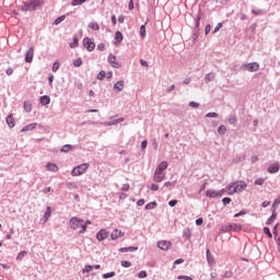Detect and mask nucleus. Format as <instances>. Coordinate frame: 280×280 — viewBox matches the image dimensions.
Wrapping results in <instances>:
<instances>
[{"label": "nucleus", "mask_w": 280, "mask_h": 280, "mask_svg": "<svg viewBox=\"0 0 280 280\" xmlns=\"http://www.w3.org/2000/svg\"><path fill=\"white\" fill-rule=\"evenodd\" d=\"M121 121H124V118H118V119L114 120L112 124H109V126H115L117 124H121Z\"/></svg>", "instance_id": "obj_58"}, {"label": "nucleus", "mask_w": 280, "mask_h": 280, "mask_svg": "<svg viewBox=\"0 0 280 280\" xmlns=\"http://www.w3.org/2000/svg\"><path fill=\"white\" fill-rule=\"evenodd\" d=\"M203 80L206 84H209V82H213V80H215V72H209L208 74L205 75Z\"/></svg>", "instance_id": "obj_18"}, {"label": "nucleus", "mask_w": 280, "mask_h": 280, "mask_svg": "<svg viewBox=\"0 0 280 280\" xmlns=\"http://www.w3.org/2000/svg\"><path fill=\"white\" fill-rule=\"evenodd\" d=\"M88 224H85L84 222L83 223H81V228H80V230H79V233H86V229H88Z\"/></svg>", "instance_id": "obj_47"}, {"label": "nucleus", "mask_w": 280, "mask_h": 280, "mask_svg": "<svg viewBox=\"0 0 280 280\" xmlns=\"http://www.w3.org/2000/svg\"><path fill=\"white\" fill-rule=\"evenodd\" d=\"M202 222H205V220L202 218H199L196 220V225L197 226H202Z\"/></svg>", "instance_id": "obj_61"}, {"label": "nucleus", "mask_w": 280, "mask_h": 280, "mask_svg": "<svg viewBox=\"0 0 280 280\" xmlns=\"http://www.w3.org/2000/svg\"><path fill=\"white\" fill-rule=\"evenodd\" d=\"M177 205H178V200H176V199H173V200L168 201L170 207H175Z\"/></svg>", "instance_id": "obj_57"}, {"label": "nucleus", "mask_w": 280, "mask_h": 280, "mask_svg": "<svg viewBox=\"0 0 280 280\" xmlns=\"http://www.w3.org/2000/svg\"><path fill=\"white\" fill-rule=\"evenodd\" d=\"M279 170H280V166H279L278 163L271 164V165L268 167L269 174H277V172H279Z\"/></svg>", "instance_id": "obj_19"}, {"label": "nucleus", "mask_w": 280, "mask_h": 280, "mask_svg": "<svg viewBox=\"0 0 280 280\" xmlns=\"http://www.w3.org/2000/svg\"><path fill=\"white\" fill-rule=\"evenodd\" d=\"M136 250H139V247L129 246L119 248V253H135Z\"/></svg>", "instance_id": "obj_16"}, {"label": "nucleus", "mask_w": 280, "mask_h": 280, "mask_svg": "<svg viewBox=\"0 0 280 280\" xmlns=\"http://www.w3.org/2000/svg\"><path fill=\"white\" fill-rule=\"evenodd\" d=\"M89 170V163H83L78 166H75L72 171L71 174L72 176H82Z\"/></svg>", "instance_id": "obj_6"}, {"label": "nucleus", "mask_w": 280, "mask_h": 280, "mask_svg": "<svg viewBox=\"0 0 280 280\" xmlns=\"http://www.w3.org/2000/svg\"><path fill=\"white\" fill-rule=\"evenodd\" d=\"M24 110L26 113H32V102H30V101L24 102Z\"/></svg>", "instance_id": "obj_30"}, {"label": "nucleus", "mask_w": 280, "mask_h": 280, "mask_svg": "<svg viewBox=\"0 0 280 280\" xmlns=\"http://www.w3.org/2000/svg\"><path fill=\"white\" fill-rule=\"evenodd\" d=\"M206 257H207V261H208L209 266H213V264H215V260L213 259V256H211V250L210 249L206 250Z\"/></svg>", "instance_id": "obj_21"}, {"label": "nucleus", "mask_w": 280, "mask_h": 280, "mask_svg": "<svg viewBox=\"0 0 280 280\" xmlns=\"http://www.w3.org/2000/svg\"><path fill=\"white\" fill-rule=\"evenodd\" d=\"M189 106H191V108H198V106H200V104L197 103V102L191 101V102L189 103Z\"/></svg>", "instance_id": "obj_60"}, {"label": "nucleus", "mask_w": 280, "mask_h": 280, "mask_svg": "<svg viewBox=\"0 0 280 280\" xmlns=\"http://www.w3.org/2000/svg\"><path fill=\"white\" fill-rule=\"evenodd\" d=\"M5 73H7V75H12V73H14V69L8 68V69L5 70Z\"/></svg>", "instance_id": "obj_64"}, {"label": "nucleus", "mask_w": 280, "mask_h": 280, "mask_svg": "<svg viewBox=\"0 0 280 280\" xmlns=\"http://www.w3.org/2000/svg\"><path fill=\"white\" fill-rule=\"evenodd\" d=\"M67 19V15H60L59 18H57L54 22L52 25H60V23H62V21H65Z\"/></svg>", "instance_id": "obj_31"}, {"label": "nucleus", "mask_w": 280, "mask_h": 280, "mask_svg": "<svg viewBox=\"0 0 280 280\" xmlns=\"http://www.w3.org/2000/svg\"><path fill=\"white\" fill-rule=\"evenodd\" d=\"M183 237L184 240H191V229L185 228L183 230Z\"/></svg>", "instance_id": "obj_23"}, {"label": "nucleus", "mask_w": 280, "mask_h": 280, "mask_svg": "<svg viewBox=\"0 0 280 280\" xmlns=\"http://www.w3.org/2000/svg\"><path fill=\"white\" fill-rule=\"evenodd\" d=\"M164 187H176V182H166L164 183Z\"/></svg>", "instance_id": "obj_54"}, {"label": "nucleus", "mask_w": 280, "mask_h": 280, "mask_svg": "<svg viewBox=\"0 0 280 280\" xmlns=\"http://www.w3.org/2000/svg\"><path fill=\"white\" fill-rule=\"evenodd\" d=\"M139 279H145L148 277V272L145 270H142L138 273Z\"/></svg>", "instance_id": "obj_52"}, {"label": "nucleus", "mask_w": 280, "mask_h": 280, "mask_svg": "<svg viewBox=\"0 0 280 280\" xmlns=\"http://www.w3.org/2000/svg\"><path fill=\"white\" fill-rule=\"evenodd\" d=\"M115 40H116L117 43H122V42H124V34H121V32L117 31V32L115 33Z\"/></svg>", "instance_id": "obj_29"}, {"label": "nucleus", "mask_w": 280, "mask_h": 280, "mask_svg": "<svg viewBox=\"0 0 280 280\" xmlns=\"http://www.w3.org/2000/svg\"><path fill=\"white\" fill-rule=\"evenodd\" d=\"M228 124H230L231 126H235V124H237V116L231 115L228 119Z\"/></svg>", "instance_id": "obj_33"}, {"label": "nucleus", "mask_w": 280, "mask_h": 280, "mask_svg": "<svg viewBox=\"0 0 280 280\" xmlns=\"http://www.w3.org/2000/svg\"><path fill=\"white\" fill-rule=\"evenodd\" d=\"M151 190L152 191H159V185L158 184H151Z\"/></svg>", "instance_id": "obj_62"}, {"label": "nucleus", "mask_w": 280, "mask_h": 280, "mask_svg": "<svg viewBox=\"0 0 280 280\" xmlns=\"http://www.w3.org/2000/svg\"><path fill=\"white\" fill-rule=\"evenodd\" d=\"M36 126H38L36 122L28 124L21 129V132H31L32 130H36Z\"/></svg>", "instance_id": "obj_14"}, {"label": "nucleus", "mask_w": 280, "mask_h": 280, "mask_svg": "<svg viewBox=\"0 0 280 280\" xmlns=\"http://www.w3.org/2000/svg\"><path fill=\"white\" fill-rule=\"evenodd\" d=\"M158 248H160V250H170V248H172V242L160 241L158 242Z\"/></svg>", "instance_id": "obj_11"}, {"label": "nucleus", "mask_w": 280, "mask_h": 280, "mask_svg": "<svg viewBox=\"0 0 280 280\" xmlns=\"http://www.w3.org/2000/svg\"><path fill=\"white\" fill-rule=\"evenodd\" d=\"M115 275H116L115 271L104 273L103 279H113V277H115Z\"/></svg>", "instance_id": "obj_42"}, {"label": "nucleus", "mask_w": 280, "mask_h": 280, "mask_svg": "<svg viewBox=\"0 0 280 280\" xmlns=\"http://www.w3.org/2000/svg\"><path fill=\"white\" fill-rule=\"evenodd\" d=\"M60 69V62L55 61L52 63V72L56 73V71H58Z\"/></svg>", "instance_id": "obj_45"}, {"label": "nucleus", "mask_w": 280, "mask_h": 280, "mask_svg": "<svg viewBox=\"0 0 280 280\" xmlns=\"http://www.w3.org/2000/svg\"><path fill=\"white\" fill-rule=\"evenodd\" d=\"M82 65V58H77L74 61H73V67H80Z\"/></svg>", "instance_id": "obj_50"}, {"label": "nucleus", "mask_w": 280, "mask_h": 280, "mask_svg": "<svg viewBox=\"0 0 280 280\" xmlns=\"http://www.w3.org/2000/svg\"><path fill=\"white\" fill-rule=\"evenodd\" d=\"M96 240L98 242H104V240H108V231L106 229H102L96 233Z\"/></svg>", "instance_id": "obj_12"}, {"label": "nucleus", "mask_w": 280, "mask_h": 280, "mask_svg": "<svg viewBox=\"0 0 280 280\" xmlns=\"http://www.w3.org/2000/svg\"><path fill=\"white\" fill-rule=\"evenodd\" d=\"M120 265L122 266V268H130V266H132V262H130V260H121Z\"/></svg>", "instance_id": "obj_38"}, {"label": "nucleus", "mask_w": 280, "mask_h": 280, "mask_svg": "<svg viewBox=\"0 0 280 280\" xmlns=\"http://www.w3.org/2000/svg\"><path fill=\"white\" fill-rule=\"evenodd\" d=\"M156 207H159V203H156V201H151L145 205L144 209L145 211H152V209H156Z\"/></svg>", "instance_id": "obj_25"}, {"label": "nucleus", "mask_w": 280, "mask_h": 280, "mask_svg": "<svg viewBox=\"0 0 280 280\" xmlns=\"http://www.w3.org/2000/svg\"><path fill=\"white\" fill-rule=\"evenodd\" d=\"M220 30H222V23L221 22L217 24V26L212 31V34H218V32H220Z\"/></svg>", "instance_id": "obj_48"}, {"label": "nucleus", "mask_w": 280, "mask_h": 280, "mask_svg": "<svg viewBox=\"0 0 280 280\" xmlns=\"http://www.w3.org/2000/svg\"><path fill=\"white\" fill-rule=\"evenodd\" d=\"M66 187L68 189H78V185H75L74 183H67L66 184Z\"/></svg>", "instance_id": "obj_49"}, {"label": "nucleus", "mask_w": 280, "mask_h": 280, "mask_svg": "<svg viewBox=\"0 0 280 280\" xmlns=\"http://www.w3.org/2000/svg\"><path fill=\"white\" fill-rule=\"evenodd\" d=\"M9 128H14L15 124H14V116L12 114H10L9 116H7L5 119Z\"/></svg>", "instance_id": "obj_24"}, {"label": "nucleus", "mask_w": 280, "mask_h": 280, "mask_svg": "<svg viewBox=\"0 0 280 280\" xmlns=\"http://www.w3.org/2000/svg\"><path fill=\"white\" fill-rule=\"evenodd\" d=\"M229 196H233V194H240V191H244L246 189V182L238 180L235 183H232L226 187Z\"/></svg>", "instance_id": "obj_3"}, {"label": "nucleus", "mask_w": 280, "mask_h": 280, "mask_svg": "<svg viewBox=\"0 0 280 280\" xmlns=\"http://www.w3.org/2000/svg\"><path fill=\"white\" fill-rule=\"evenodd\" d=\"M83 47L86 48V51H94L95 50V42L91 37L83 38Z\"/></svg>", "instance_id": "obj_8"}, {"label": "nucleus", "mask_w": 280, "mask_h": 280, "mask_svg": "<svg viewBox=\"0 0 280 280\" xmlns=\"http://www.w3.org/2000/svg\"><path fill=\"white\" fill-rule=\"evenodd\" d=\"M122 236H124V234H122L121 231H119V230H114V231L112 232V234H110V238H112L113 241L119 240V237H122Z\"/></svg>", "instance_id": "obj_20"}, {"label": "nucleus", "mask_w": 280, "mask_h": 280, "mask_svg": "<svg viewBox=\"0 0 280 280\" xmlns=\"http://www.w3.org/2000/svg\"><path fill=\"white\" fill-rule=\"evenodd\" d=\"M275 220H277V210L272 209L271 210V215L270 218L267 220L266 224L270 225L272 224V222H275Z\"/></svg>", "instance_id": "obj_22"}, {"label": "nucleus", "mask_w": 280, "mask_h": 280, "mask_svg": "<svg viewBox=\"0 0 280 280\" xmlns=\"http://www.w3.org/2000/svg\"><path fill=\"white\" fill-rule=\"evenodd\" d=\"M207 198H218V191L213 189H208L206 191Z\"/></svg>", "instance_id": "obj_26"}, {"label": "nucleus", "mask_w": 280, "mask_h": 280, "mask_svg": "<svg viewBox=\"0 0 280 280\" xmlns=\"http://www.w3.org/2000/svg\"><path fill=\"white\" fill-rule=\"evenodd\" d=\"M206 117H219V115H218V113L212 112V113H208V114L206 115Z\"/></svg>", "instance_id": "obj_63"}, {"label": "nucleus", "mask_w": 280, "mask_h": 280, "mask_svg": "<svg viewBox=\"0 0 280 280\" xmlns=\"http://www.w3.org/2000/svg\"><path fill=\"white\" fill-rule=\"evenodd\" d=\"M107 61L109 62L110 66L114 67V69L121 68V63L117 62V57L115 55H113V54L108 55Z\"/></svg>", "instance_id": "obj_9"}, {"label": "nucleus", "mask_w": 280, "mask_h": 280, "mask_svg": "<svg viewBox=\"0 0 280 280\" xmlns=\"http://www.w3.org/2000/svg\"><path fill=\"white\" fill-rule=\"evenodd\" d=\"M34 60V46H31L25 54V62H32Z\"/></svg>", "instance_id": "obj_13"}, {"label": "nucleus", "mask_w": 280, "mask_h": 280, "mask_svg": "<svg viewBox=\"0 0 280 280\" xmlns=\"http://www.w3.org/2000/svg\"><path fill=\"white\" fill-rule=\"evenodd\" d=\"M82 3H86V0H72L71 5H82Z\"/></svg>", "instance_id": "obj_43"}, {"label": "nucleus", "mask_w": 280, "mask_h": 280, "mask_svg": "<svg viewBox=\"0 0 280 280\" xmlns=\"http://www.w3.org/2000/svg\"><path fill=\"white\" fill-rule=\"evenodd\" d=\"M45 5V2L40 0H26L21 7L22 12H34Z\"/></svg>", "instance_id": "obj_2"}, {"label": "nucleus", "mask_w": 280, "mask_h": 280, "mask_svg": "<svg viewBox=\"0 0 280 280\" xmlns=\"http://www.w3.org/2000/svg\"><path fill=\"white\" fill-rule=\"evenodd\" d=\"M264 183H266V178L264 177H259L254 182L255 185H264Z\"/></svg>", "instance_id": "obj_44"}, {"label": "nucleus", "mask_w": 280, "mask_h": 280, "mask_svg": "<svg viewBox=\"0 0 280 280\" xmlns=\"http://www.w3.org/2000/svg\"><path fill=\"white\" fill-rule=\"evenodd\" d=\"M93 271V265H86L83 270L82 273L86 275V272H92Z\"/></svg>", "instance_id": "obj_35"}, {"label": "nucleus", "mask_w": 280, "mask_h": 280, "mask_svg": "<svg viewBox=\"0 0 280 280\" xmlns=\"http://www.w3.org/2000/svg\"><path fill=\"white\" fill-rule=\"evenodd\" d=\"M262 231H264L265 235L268 236L271 240L272 232H270V228L265 226Z\"/></svg>", "instance_id": "obj_37"}, {"label": "nucleus", "mask_w": 280, "mask_h": 280, "mask_svg": "<svg viewBox=\"0 0 280 280\" xmlns=\"http://www.w3.org/2000/svg\"><path fill=\"white\" fill-rule=\"evenodd\" d=\"M230 231H234V232L242 231V225L233 223V224L225 225L223 228L224 233H229Z\"/></svg>", "instance_id": "obj_10"}, {"label": "nucleus", "mask_w": 280, "mask_h": 280, "mask_svg": "<svg viewBox=\"0 0 280 280\" xmlns=\"http://www.w3.org/2000/svg\"><path fill=\"white\" fill-rule=\"evenodd\" d=\"M165 170H167V162L162 161L154 171V183H163L165 180Z\"/></svg>", "instance_id": "obj_1"}, {"label": "nucleus", "mask_w": 280, "mask_h": 280, "mask_svg": "<svg viewBox=\"0 0 280 280\" xmlns=\"http://www.w3.org/2000/svg\"><path fill=\"white\" fill-rule=\"evenodd\" d=\"M72 43L69 44L70 49H75L80 45V39L78 38V35L74 34L72 38Z\"/></svg>", "instance_id": "obj_17"}, {"label": "nucleus", "mask_w": 280, "mask_h": 280, "mask_svg": "<svg viewBox=\"0 0 280 280\" xmlns=\"http://www.w3.org/2000/svg\"><path fill=\"white\" fill-rule=\"evenodd\" d=\"M241 71H249V73H255V71H259V63L250 62V63H243L240 67Z\"/></svg>", "instance_id": "obj_5"}, {"label": "nucleus", "mask_w": 280, "mask_h": 280, "mask_svg": "<svg viewBox=\"0 0 280 280\" xmlns=\"http://www.w3.org/2000/svg\"><path fill=\"white\" fill-rule=\"evenodd\" d=\"M246 213H248V211L246 210H241L238 213L234 214V218H241V215H246Z\"/></svg>", "instance_id": "obj_53"}, {"label": "nucleus", "mask_w": 280, "mask_h": 280, "mask_svg": "<svg viewBox=\"0 0 280 280\" xmlns=\"http://www.w3.org/2000/svg\"><path fill=\"white\" fill-rule=\"evenodd\" d=\"M140 36L141 38H145V24L140 26Z\"/></svg>", "instance_id": "obj_46"}, {"label": "nucleus", "mask_w": 280, "mask_h": 280, "mask_svg": "<svg viewBox=\"0 0 280 280\" xmlns=\"http://www.w3.org/2000/svg\"><path fill=\"white\" fill-rule=\"evenodd\" d=\"M90 30H93L94 32H100V24L97 22H92L89 24Z\"/></svg>", "instance_id": "obj_32"}, {"label": "nucleus", "mask_w": 280, "mask_h": 280, "mask_svg": "<svg viewBox=\"0 0 280 280\" xmlns=\"http://www.w3.org/2000/svg\"><path fill=\"white\" fill-rule=\"evenodd\" d=\"M39 102L42 106H48V104H51V97H49L48 95H43L39 97Z\"/></svg>", "instance_id": "obj_15"}, {"label": "nucleus", "mask_w": 280, "mask_h": 280, "mask_svg": "<svg viewBox=\"0 0 280 280\" xmlns=\"http://www.w3.org/2000/svg\"><path fill=\"white\" fill-rule=\"evenodd\" d=\"M25 255H27V252H25V250L19 253L16 256V261H22L23 257H25Z\"/></svg>", "instance_id": "obj_39"}, {"label": "nucleus", "mask_w": 280, "mask_h": 280, "mask_svg": "<svg viewBox=\"0 0 280 280\" xmlns=\"http://www.w3.org/2000/svg\"><path fill=\"white\" fill-rule=\"evenodd\" d=\"M46 170L48 172H58V165L54 164V163H48L46 165Z\"/></svg>", "instance_id": "obj_27"}, {"label": "nucleus", "mask_w": 280, "mask_h": 280, "mask_svg": "<svg viewBox=\"0 0 280 280\" xmlns=\"http://www.w3.org/2000/svg\"><path fill=\"white\" fill-rule=\"evenodd\" d=\"M232 199L230 197H225L222 199V203L224 205V207H226V205H231Z\"/></svg>", "instance_id": "obj_51"}, {"label": "nucleus", "mask_w": 280, "mask_h": 280, "mask_svg": "<svg viewBox=\"0 0 280 280\" xmlns=\"http://www.w3.org/2000/svg\"><path fill=\"white\" fill-rule=\"evenodd\" d=\"M50 217H51V208L47 207L46 212L44 213V218L45 220H49Z\"/></svg>", "instance_id": "obj_40"}, {"label": "nucleus", "mask_w": 280, "mask_h": 280, "mask_svg": "<svg viewBox=\"0 0 280 280\" xmlns=\"http://www.w3.org/2000/svg\"><path fill=\"white\" fill-rule=\"evenodd\" d=\"M114 89H115V91H124V80L117 81V82L114 84Z\"/></svg>", "instance_id": "obj_28"}, {"label": "nucleus", "mask_w": 280, "mask_h": 280, "mask_svg": "<svg viewBox=\"0 0 280 280\" xmlns=\"http://www.w3.org/2000/svg\"><path fill=\"white\" fill-rule=\"evenodd\" d=\"M97 49H98V51H104V49H106V45L104 43H100L97 45Z\"/></svg>", "instance_id": "obj_55"}, {"label": "nucleus", "mask_w": 280, "mask_h": 280, "mask_svg": "<svg viewBox=\"0 0 280 280\" xmlns=\"http://www.w3.org/2000/svg\"><path fill=\"white\" fill-rule=\"evenodd\" d=\"M97 80H104V79H106V71H104V70H101L100 72H98V74H97Z\"/></svg>", "instance_id": "obj_41"}, {"label": "nucleus", "mask_w": 280, "mask_h": 280, "mask_svg": "<svg viewBox=\"0 0 280 280\" xmlns=\"http://www.w3.org/2000/svg\"><path fill=\"white\" fill-rule=\"evenodd\" d=\"M218 132L219 135H226V126L224 125L219 126Z\"/></svg>", "instance_id": "obj_36"}, {"label": "nucleus", "mask_w": 280, "mask_h": 280, "mask_svg": "<svg viewBox=\"0 0 280 280\" xmlns=\"http://www.w3.org/2000/svg\"><path fill=\"white\" fill-rule=\"evenodd\" d=\"M84 222L83 219H80L78 217H73L70 219V228L72 231H78V229H81V224Z\"/></svg>", "instance_id": "obj_7"}, {"label": "nucleus", "mask_w": 280, "mask_h": 280, "mask_svg": "<svg viewBox=\"0 0 280 280\" xmlns=\"http://www.w3.org/2000/svg\"><path fill=\"white\" fill-rule=\"evenodd\" d=\"M73 149V147L71 144H65L61 149L60 152H71V150Z\"/></svg>", "instance_id": "obj_34"}, {"label": "nucleus", "mask_w": 280, "mask_h": 280, "mask_svg": "<svg viewBox=\"0 0 280 280\" xmlns=\"http://www.w3.org/2000/svg\"><path fill=\"white\" fill-rule=\"evenodd\" d=\"M252 14H255V16H259V14H264L262 10H252Z\"/></svg>", "instance_id": "obj_56"}, {"label": "nucleus", "mask_w": 280, "mask_h": 280, "mask_svg": "<svg viewBox=\"0 0 280 280\" xmlns=\"http://www.w3.org/2000/svg\"><path fill=\"white\" fill-rule=\"evenodd\" d=\"M205 14L198 13L195 18V28L192 32V42L196 43L198 40V36H200V21H202V18Z\"/></svg>", "instance_id": "obj_4"}, {"label": "nucleus", "mask_w": 280, "mask_h": 280, "mask_svg": "<svg viewBox=\"0 0 280 280\" xmlns=\"http://www.w3.org/2000/svg\"><path fill=\"white\" fill-rule=\"evenodd\" d=\"M211 32V24H207L205 28V35L207 36Z\"/></svg>", "instance_id": "obj_59"}]
</instances>
